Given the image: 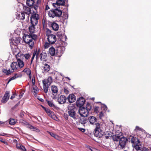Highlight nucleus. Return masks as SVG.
Listing matches in <instances>:
<instances>
[{
	"label": "nucleus",
	"instance_id": "1",
	"mask_svg": "<svg viewBox=\"0 0 151 151\" xmlns=\"http://www.w3.org/2000/svg\"><path fill=\"white\" fill-rule=\"evenodd\" d=\"M65 1H60L56 2L55 3L52 4L53 6L55 8L49 11L48 12L49 16L50 17L54 18L55 17H60L62 14V11L60 9L61 6H63L65 5Z\"/></svg>",
	"mask_w": 151,
	"mask_h": 151
},
{
	"label": "nucleus",
	"instance_id": "2",
	"mask_svg": "<svg viewBox=\"0 0 151 151\" xmlns=\"http://www.w3.org/2000/svg\"><path fill=\"white\" fill-rule=\"evenodd\" d=\"M37 36L34 33H27L24 34L23 39L26 44H28L30 49H32L34 45V40L37 39Z\"/></svg>",
	"mask_w": 151,
	"mask_h": 151
},
{
	"label": "nucleus",
	"instance_id": "3",
	"mask_svg": "<svg viewBox=\"0 0 151 151\" xmlns=\"http://www.w3.org/2000/svg\"><path fill=\"white\" fill-rule=\"evenodd\" d=\"M129 141L132 143V147L137 151L142 149V145L139 139L136 137L130 136L129 138Z\"/></svg>",
	"mask_w": 151,
	"mask_h": 151
},
{
	"label": "nucleus",
	"instance_id": "4",
	"mask_svg": "<svg viewBox=\"0 0 151 151\" xmlns=\"http://www.w3.org/2000/svg\"><path fill=\"white\" fill-rule=\"evenodd\" d=\"M52 78L51 76H49L47 79H45L42 80L43 88L44 92L45 93H47L49 86L52 82Z\"/></svg>",
	"mask_w": 151,
	"mask_h": 151
},
{
	"label": "nucleus",
	"instance_id": "5",
	"mask_svg": "<svg viewBox=\"0 0 151 151\" xmlns=\"http://www.w3.org/2000/svg\"><path fill=\"white\" fill-rule=\"evenodd\" d=\"M75 107L73 104L68 106V113L69 115L74 119L76 120L77 119L78 116L76 115V112L75 111Z\"/></svg>",
	"mask_w": 151,
	"mask_h": 151
},
{
	"label": "nucleus",
	"instance_id": "6",
	"mask_svg": "<svg viewBox=\"0 0 151 151\" xmlns=\"http://www.w3.org/2000/svg\"><path fill=\"white\" fill-rule=\"evenodd\" d=\"M95 124L96 128L94 131V135L98 137H101L103 136L104 132L100 128V124L99 123H97Z\"/></svg>",
	"mask_w": 151,
	"mask_h": 151
},
{
	"label": "nucleus",
	"instance_id": "7",
	"mask_svg": "<svg viewBox=\"0 0 151 151\" xmlns=\"http://www.w3.org/2000/svg\"><path fill=\"white\" fill-rule=\"evenodd\" d=\"M127 141L128 139L126 137H124L122 135L119 140V145L120 146L122 149L126 147Z\"/></svg>",
	"mask_w": 151,
	"mask_h": 151
},
{
	"label": "nucleus",
	"instance_id": "8",
	"mask_svg": "<svg viewBox=\"0 0 151 151\" xmlns=\"http://www.w3.org/2000/svg\"><path fill=\"white\" fill-rule=\"evenodd\" d=\"M78 113L80 115L84 117H86L88 114V111L84 107H80L78 109Z\"/></svg>",
	"mask_w": 151,
	"mask_h": 151
},
{
	"label": "nucleus",
	"instance_id": "9",
	"mask_svg": "<svg viewBox=\"0 0 151 151\" xmlns=\"http://www.w3.org/2000/svg\"><path fill=\"white\" fill-rule=\"evenodd\" d=\"M39 19V15L36 13L33 14L30 17V22L31 24H37Z\"/></svg>",
	"mask_w": 151,
	"mask_h": 151
},
{
	"label": "nucleus",
	"instance_id": "10",
	"mask_svg": "<svg viewBox=\"0 0 151 151\" xmlns=\"http://www.w3.org/2000/svg\"><path fill=\"white\" fill-rule=\"evenodd\" d=\"M34 3L35 1L34 0H27L26 1V4L28 6L31 7V8H33L36 11H37L38 6L37 4H35Z\"/></svg>",
	"mask_w": 151,
	"mask_h": 151
},
{
	"label": "nucleus",
	"instance_id": "11",
	"mask_svg": "<svg viewBox=\"0 0 151 151\" xmlns=\"http://www.w3.org/2000/svg\"><path fill=\"white\" fill-rule=\"evenodd\" d=\"M56 46L57 47L56 49V55L58 57H60L65 51V48L60 45H57Z\"/></svg>",
	"mask_w": 151,
	"mask_h": 151
},
{
	"label": "nucleus",
	"instance_id": "12",
	"mask_svg": "<svg viewBox=\"0 0 151 151\" xmlns=\"http://www.w3.org/2000/svg\"><path fill=\"white\" fill-rule=\"evenodd\" d=\"M85 102V99L82 97H80L76 101V105L77 106L80 108L83 107L82 106L84 104Z\"/></svg>",
	"mask_w": 151,
	"mask_h": 151
},
{
	"label": "nucleus",
	"instance_id": "13",
	"mask_svg": "<svg viewBox=\"0 0 151 151\" xmlns=\"http://www.w3.org/2000/svg\"><path fill=\"white\" fill-rule=\"evenodd\" d=\"M47 36V40L50 44H52L56 41V38L55 35L51 34L48 35Z\"/></svg>",
	"mask_w": 151,
	"mask_h": 151
},
{
	"label": "nucleus",
	"instance_id": "14",
	"mask_svg": "<svg viewBox=\"0 0 151 151\" xmlns=\"http://www.w3.org/2000/svg\"><path fill=\"white\" fill-rule=\"evenodd\" d=\"M66 100L67 98L65 96L60 95L58 97L57 101L60 104H62L65 103Z\"/></svg>",
	"mask_w": 151,
	"mask_h": 151
},
{
	"label": "nucleus",
	"instance_id": "15",
	"mask_svg": "<svg viewBox=\"0 0 151 151\" xmlns=\"http://www.w3.org/2000/svg\"><path fill=\"white\" fill-rule=\"evenodd\" d=\"M9 92L6 91L1 100V102L3 103H6L9 99Z\"/></svg>",
	"mask_w": 151,
	"mask_h": 151
},
{
	"label": "nucleus",
	"instance_id": "16",
	"mask_svg": "<svg viewBox=\"0 0 151 151\" xmlns=\"http://www.w3.org/2000/svg\"><path fill=\"white\" fill-rule=\"evenodd\" d=\"M67 99L69 103H72L76 101V96L73 94H70L67 97Z\"/></svg>",
	"mask_w": 151,
	"mask_h": 151
},
{
	"label": "nucleus",
	"instance_id": "17",
	"mask_svg": "<svg viewBox=\"0 0 151 151\" xmlns=\"http://www.w3.org/2000/svg\"><path fill=\"white\" fill-rule=\"evenodd\" d=\"M10 67L14 71L18 70L19 68L17 63L16 62H13L10 65Z\"/></svg>",
	"mask_w": 151,
	"mask_h": 151
},
{
	"label": "nucleus",
	"instance_id": "18",
	"mask_svg": "<svg viewBox=\"0 0 151 151\" xmlns=\"http://www.w3.org/2000/svg\"><path fill=\"white\" fill-rule=\"evenodd\" d=\"M22 76V74L21 73H15L14 74V76L12 77V78L9 79L7 83H9L12 80L15 79H16L17 78H21Z\"/></svg>",
	"mask_w": 151,
	"mask_h": 151
},
{
	"label": "nucleus",
	"instance_id": "19",
	"mask_svg": "<svg viewBox=\"0 0 151 151\" xmlns=\"http://www.w3.org/2000/svg\"><path fill=\"white\" fill-rule=\"evenodd\" d=\"M25 15L23 13H19L16 14V18L19 20H23L25 19Z\"/></svg>",
	"mask_w": 151,
	"mask_h": 151
},
{
	"label": "nucleus",
	"instance_id": "20",
	"mask_svg": "<svg viewBox=\"0 0 151 151\" xmlns=\"http://www.w3.org/2000/svg\"><path fill=\"white\" fill-rule=\"evenodd\" d=\"M122 135V133H121L120 134H118L113 135L112 136V138L114 141H118L119 140L120 138H121Z\"/></svg>",
	"mask_w": 151,
	"mask_h": 151
},
{
	"label": "nucleus",
	"instance_id": "21",
	"mask_svg": "<svg viewBox=\"0 0 151 151\" xmlns=\"http://www.w3.org/2000/svg\"><path fill=\"white\" fill-rule=\"evenodd\" d=\"M23 12L28 14H30L31 13V8L26 6H24L23 7Z\"/></svg>",
	"mask_w": 151,
	"mask_h": 151
},
{
	"label": "nucleus",
	"instance_id": "22",
	"mask_svg": "<svg viewBox=\"0 0 151 151\" xmlns=\"http://www.w3.org/2000/svg\"><path fill=\"white\" fill-rule=\"evenodd\" d=\"M40 59L42 61H46L47 58V54L45 52H42L40 55Z\"/></svg>",
	"mask_w": 151,
	"mask_h": 151
},
{
	"label": "nucleus",
	"instance_id": "23",
	"mask_svg": "<svg viewBox=\"0 0 151 151\" xmlns=\"http://www.w3.org/2000/svg\"><path fill=\"white\" fill-rule=\"evenodd\" d=\"M42 68L44 71L46 72L49 71L50 69V65L46 63L43 64Z\"/></svg>",
	"mask_w": 151,
	"mask_h": 151
},
{
	"label": "nucleus",
	"instance_id": "24",
	"mask_svg": "<svg viewBox=\"0 0 151 151\" xmlns=\"http://www.w3.org/2000/svg\"><path fill=\"white\" fill-rule=\"evenodd\" d=\"M88 120L90 123L91 124H93L97 121V119L94 116H91L88 118Z\"/></svg>",
	"mask_w": 151,
	"mask_h": 151
},
{
	"label": "nucleus",
	"instance_id": "25",
	"mask_svg": "<svg viewBox=\"0 0 151 151\" xmlns=\"http://www.w3.org/2000/svg\"><path fill=\"white\" fill-rule=\"evenodd\" d=\"M22 72L26 73L28 75L30 79L31 78V71L29 68H26L23 70Z\"/></svg>",
	"mask_w": 151,
	"mask_h": 151
},
{
	"label": "nucleus",
	"instance_id": "26",
	"mask_svg": "<svg viewBox=\"0 0 151 151\" xmlns=\"http://www.w3.org/2000/svg\"><path fill=\"white\" fill-rule=\"evenodd\" d=\"M49 52L50 54L52 56H54L55 54L56 55V50L52 46L49 49Z\"/></svg>",
	"mask_w": 151,
	"mask_h": 151
},
{
	"label": "nucleus",
	"instance_id": "27",
	"mask_svg": "<svg viewBox=\"0 0 151 151\" xmlns=\"http://www.w3.org/2000/svg\"><path fill=\"white\" fill-rule=\"evenodd\" d=\"M17 63L19 67L20 68H22L24 65V62L19 58L17 59Z\"/></svg>",
	"mask_w": 151,
	"mask_h": 151
},
{
	"label": "nucleus",
	"instance_id": "28",
	"mask_svg": "<svg viewBox=\"0 0 151 151\" xmlns=\"http://www.w3.org/2000/svg\"><path fill=\"white\" fill-rule=\"evenodd\" d=\"M51 26L52 27V29L55 31L58 30L59 28V26L57 23L53 22L51 24Z\"/></svg>",
	"mask_w": 151,
	"mask_h": 151
},
{
	"label": "nucleus",
	"instance_id": "29",
	"mask_svg": "<svg viewBox=\"0 0 151 151\" xmlns=\"http://www.w3.org/2000/svg\"><path fill=\"white\" fill-rule=\"evenodd\" d=\"M32 25L30 26L29 28V31L30 34L33 33L35 31V26L36 24H31Z\"/></svg>",
	"mask_w": 151,
	"mask_h": 151
},
{
	"label": "nucleus",
	"instance_id": "30",
	"mask_svg": "<svg viewBox=\"0 0 151 151\" xmlns=\"http://www.w3.org/2000/svg\"><path fill=\"white\" fill-rule=\"evenodd\" d=\"M22 55V54L19 53V52H18L16 55V57H17V56H20ZM22 55H23L25 59L26 60H28L30 58L31 56V55H30L29 53H26L24 54H22Z\"/></svg>",
	"mask_w": 151,
	"mask_h": 151
},
{
	"label": "nucleus",
	"instance_id": "31",
	"mask_svg": "<svg viewBox=\"0 0 151 151\" xmlns=\"http://www.w3.org/2000/svg\"><path fill=\"white\" fill-rule=\"evenodd\" d=\"M51 90L52 93H57L58 91V89L57 87L55 85H52L51 86Z\"/></svg>",
	"mask_w": 151,
	"mask_h": 151
},
{
	"label": "nucleus",
	"instance_id": "32",
	"mask_svg": "<svg viewBox=\"0 0 151 151\" xmlns=\"http://www.w3.org/2000/svg\"><path fill=\"white\" fill-rule=\"evenodd\" d=\"M57 35L60 38V41H65L67 39L66 35L63 36L62 35L59 34H58Z\"/></svg>",
	"mask_w": 151,
	"mask_h": 151
},
{
	"label": "nucleus",
	"instance_id": "33",
	"mask_svg": "<svg viewBox=\"0 0 151 151\" xmlns=\"http://www.w3.org/2000/svg\"><path fill=\"white\" fill-rule=\"evenodd\" d=\"M48 133L50 134V135L53 137L55 138V139H56L57 140H59L60 139V137L59 136L57 135V134L52 132H48Z\"/></svg>",
	"mask_w": 151,
	"mask_h": 151
},
{
	"label": "nucleus",
	"instance_id": "34",
	"mask_svg": "<svg viewBox=\"0 0 151 151\" xmlns=\"http://www.w3.org/2000/svg\"><path fill=\"white\" fill-rule=\"evenodd\" d=\"M86 118L85 117H80L79 118V122L82 124H85L86 123Z\"/></svg>",
	"mask_w": 151,
	"mask_h": 151
},
{
	"label": "nucleus",
	"instance_id": "35",
	"mask_svg": "<svg viewBox=\"0 0 151 151\" xmlns=\"http://www.w3.org/2000/svg\"><path fill=\"white\" fill-rule=\"evenodd\" d=\"M47 114L53 119H55V118L56 117V116L54 114V112L52 111H51L50 112H49V113H48Z\"/></svg>",
	"mask_w": 151,
	"mask_h": 151
},
{
	"label": "nucleus",
	"instance_id": "36",
	"mask_svg": "<svg viewBox=\"0 0 151 151\" xmlns=\"http://www.w3.org/2000/svg\"><path fill=\"white\" fill-rule=\"evenodd\" d=\"M27 127H28L29 128L31 129H33L35 131V130H38L39 129H37L36 127H34L33 126L31 125V124H27Z\"/></svg>",
	"mask_w": 151,
	"mask_h": 151
},
{
	"label": "nucleus",
	"instance_id": "37",
	"mask_svg": "<svg viewBox=\"0 0 151 151\" xmlns=\"http://www.w3.org/2000/svg\"><path fill=\"white\" fill-rule=\"evenodd\" d=\"M9 124L11 125H14L16 123L15 119H9Z\"/></svg>",
	"mask_w": 151,
	"mask_h": 151
},
{
	"label": "nucleus",
	"instance_id": "38",
	"mask_svg": "<svg viewBox=\"0 0 151 151\" xmlns=\"http://www.w3.org/2000/svg\"><path fill=\"white\" fill-rule=\"evenodd\" d=\"M91 106L90 104L89 103H88L86 106V109L87 110L89 111L91 110Z\"/></svg>",
	"mask_w": 151,
	"mask_h": 151
},
{
	"label": "nucleus",
	"instance_id": "39",
	"mask_svg": "<svg viewBox=\"0 0 151 151\" xmlns=\"http://www.w3.org/2000/svg\"><path fill=\"white\" fill-rule=\"evenodd\" d=\"M46 101L47 102V104L49 106H50V107H54L55 105L53 104L52 101H49L47 100H46Z\"/></svg>",
	"mask_w": 151,
	"mask_h": 151
},
{
	"label": "nucleus",
	"instance_id": "40",
	"mask_svg": "<svg viewBox=\"0 0 151 151\" xmlns=\"http://www.w3.org/2000/svg\"><path fill=\"white\" fill-rule=\"evenodd\" d=\"M65 41H60V42L61 44L59 45L61 47H64V48L65 46H66L67 43L66 42H65Z\"/></svg>",
	"mask_w": 151,
	"mask_h": 151
},
{
	"label": "nucleus",
	"instance_id": "41",
	"mask_svg": "<svg viewBox=\"0 0 151 151\" xmlns=\"http://www.w3.org/2000/svg\"><path fill=\"white\" fill-rule=\"evenodd\" d=\"M99 118L100 119H101L104 116V113L102 111L100 112L99 115Z\"/></svg>",
	"mask_w": 151,
	"mask_h": 151
},
{
	"label": "nucleus",
	"instance_id": "42",
	"mask_svg": "<svg viewBox=\"0 0 151 151\" xmlns=\"http://www.w3.org/2000/svg\"><path fill=\"white\" fill-rule=\"evenodd\" d=\"M99 108L98 106H95L94 108V111L96 113H98L99 112Z\"/></svg>",
	"mask_w": 151,
	"mask_h": 151
},
{
	"label": "nucleus",
	"instance_id": "43",
	"mask_svg": "<svg viewBox=\"0 0 151 151\" xmlns=\"http://www.w3.org/2000/svg\"><path fill=\"white\" fill-rule=\"evenodd\" d=\"M40 53V49H38V50H37L35 51H34L33 53V54H35V55H37V56H39V55Z\"/></svg>",
	"mask_w": 151,
	"mask_h": 151
},
{
	"label": "nucleus",
	"instance_id": "44",
	"mask_svg": "<svg viewBox=\"0 0 151 151\" xmlns=\"http://www.w3.org/2000/svg\"><path fill=\"white\" fill-rule=\"evenodd\" d=\"M142 146L141 149L140 150H141L140 151H150L149 150L148 148L146 147H143L142 148Z\"/></svg>",
	"mask_w": 151,
	"mask_h": 151
},
{
	"label": "nucleus",
	"instance_id": "45",
	"mask_svg": "<svg viewBox=\"0 0 151 151\" xmlns=\"http://www.w3.org/2000/svg\"><path fill=\"white\" fill-rule=\"evenodd\" d=\"M50 43L48 42H45L44 45V47L45 49L48 48L50 47Z\"/></svg>",
	"mask_w": 151,
	"mask_h": 151
},
{
	"label": "nucleus",
	"instance_id": "46",
	"mask_svg": "<svg viewBox=\"0 0 151 151\" xmlns=\"http://www.w3.org/2000/svg\"><path fill=\"white\" fill-rule=\"evenodd\" d=\"M0 141L6 145H7L8 144L7 142L5 140L3 139L1 137L0 138Z\"/></svg>",
	"mask_w": 151,
	"mask_h": 151
},
{
	"label": "nucleus",
	"instance_id": "47",
	"mask_svg": "<svg viewBox=\"0 0 151 151\" xmlns=\"http://www.w3.org/2000/svg\"><path fill=\"white\" fill-rule=\"evenodd\" d=\"M2 72L6 74V75H8V76L9 75V73H7L8 70L7 69H2Z\"/></svg>",
	"mask_w": 151,
	"mask_h": 151
},
{
	"label": "nucleus",
	"instance_id": "48",
	"mask_svg": "<svg viewBox=\"0 0 151 151\" xmlns=\"http://www.w3.org/2000/svg\"><path fill=\"white\" fill-rule=\"evenodd\" d=\"M20 101L17 104H16L12 108V110H14L20 104Z\"/></svg>",
	"mask_w": 151,
	"mask_h": 151
},
{
	"label": "nucleus",
	"instance_id": "49",
	"mask_svg": "<svg viewBox=\"0 0 151 151\" xmlns=\"http://www.w3.org/2000/svg\"><path fill=\"white\" fill-rule=\"evenodd\" d=\"M69 115H68L67 114H64V117L65 119L66 120H68V118L69 117Z\"/></svg>",
	"mask_w": 151,
	"mask_h": 151
},
{
	"label": "nucleus",
	"instance_id": "50",
	"mask_svg": "<svg viewBox=\"0 0 151 151\" xmlns=\"http://www.w3.org/2000/svg\"><path fill=\"white\" fill-rule=\"evenodd\" d=\"M35 54H33V55H32V58H31V62H30V64L31 65L32 63V62L33 61V60L34 58L35 57Z\"/></svg>",
	"mask_w": 151,
	"mask_h": 151
},
{
	"label": "nucleus",
	"instance_id": "51",
	"mask_svg": "<svg viewBox=\"0 0 151 151\" xmlns=\"http://www.w3.org/2000/svg\"><path fill=\"white\" fill-rule=\"evenodd\" d=\"M20 149L23 151H26V150L25 147L22 145H21V147Z\"/></svg>",
	"mask_w": 151,
	"mask_h": 151
},
{
	"label": "nucleus",
	"instance_id": "52",
	"mask_svg": "<svg viewBox=\"0 0 151 151\" xmlns=\"http://www.w3.org/2000/svg\"><path fill=\"white\" fill-rule=\"evenodd\" d=\"M102 108H103L104 109V110H106L107 108L106 106L104 105V104L102 105Z\"/></svg>",
	"mask_w": 151,
	"mask_h": 151
},
{
	"label": "nucleus",
	"instance_id": "53",
	"mask_svg": "<svg viewBox=\"0 0 151 151\" xmlns=\"http://www.w3.org/2000/svg\"><path fill=\"white\" fill-rule=\"evenodd\" d=\"M64 92L66 94H67L69 93V91L67 89L64 88Z\"/></svg>",
	"mask_w": 151,
	"mask_h": 151
},
{
	"label": "nucleus",
	"instance_id": "54",
	"mask_svg": "<svg viewBox=\"0 0 151 151\" xmlns=\"http://www.w3.org/2000/svg\"><path fill=\"white\" fill-rule=\"evenodd\" d=\"M78 129L80 131H81L82 132H84L85 131V129H84L81 128H78Z\"/></svg>",
	"mask_w": 151,
	"mask_h": 151
},
{
	"label": "nucleus",
	"instance_id": "55",
	"mask_svg": "<svg viewBox=\"0 0 151 151\" xmlns=\"http://www.w3.org/2000/svg\"><path fill=\"white\" fill-rule=\"evenodd\" d=\"M137 129L140 131H142L143 129L141 128H140L139 127L137 126L136 127L135 130Z\"/></svg>",
	"mask_w": 151,
	"mask_h": 151
},
{
	"label": "nucleus",
	"instance_id": "56",
	"mask_svg": "<svg viewBox=\"0 0 151 151\" xmlns=\"http://www.w3.org/2000/svg\"><path fill=\"white\" fill-rule=\"evenodd\" d=\"M14 71H12V70H11L10 69H9L8 70V72L7 73H9V75L11 74Z\"/></svg>",
	"mask_w": 151,
	"mask_h": 151
},
{
	"label": "nucleus",
	"instance_id": "57",
	"mask_svg": "<svg viewBox=\"0 0 151 151\" xmlns=\"http://www.w3.org/2000/svg\"><path fill=\"white\" fill-rule=\"evenodd\" d=\"M35 77H33L32 78V83L33 84V85H34L35 83Z\"/></svg>",
	"mask_w": 151,
	"mask_h": 151
},
{
	"label": "nucleus",
	"instance_id": "58",
	"mask_svg": "<svg viewBox=\"0 0 151 151\" xmlns=\"http://www.w3.org/2000/svg\"><path fill=\"white\" fill-rule=\"evenodd\" d=\"M45 111L47 114L49 113V112L51 111L49 109L47 108L46 109H45Z\"/></svg>",
	"mask_w": 151,
	"mask_h": 151
},
{
	"label": "nucleus",
	"instance_id": "59",
	"mask_svg": "<svg viewBox=\"0 0 151 151\" xmlns=\"http://www.w3.org/2000/svg\"><path fill=\"white\" fill-rule=\"evenodd\" d=\"M37 88H33V92H34V93H35V92H37V93L38 91L37 90Z\"/></svg>",
	"mask_w": 151,
	"mask_h": 151
},
{
	"label": "nucleus",
	"instance_id": "60",
	"mask_svg": "<svg viewBox=\"0 0 151 151\" xmlns=\"http://www.w3.org/2000/svg\"><path fill=\"white\" fill-rule=\"evenodd\" d=\"M21 145H17V148L19 149H20L21 148Z\"/></svg>",
	"mask_w": 151,
	"mask_h": 151
},
{
	"label": "nucleus",
	"instance_id": "61",
	"mask_svg": "<svg viewBox=\"0 0 151 151\" xmlns=\"http://www.w3.org/2000/svg\"><path fill=\"white\" fill-rule=\"evenodd\" d=\"M7 135V134L6 133H3V134H0V135L2 136H6Z\"/></svg>",
	"mask_w": 151,
	"mask_h": 151
},
{
	"label": "nucleus",
	"instance_id": "62",
	"mask_svg": "<svg viewBox=\"0 0 151 151\" xmlns=\"http://www.w3.org/2000/svg\"><path fill=\"white\" fill-rule=\"evenodd\" d=\"M15 97V94H14L11 97L10 99H13Z\"/></svg>",
	"mask_w": 151,
	"mask_h": 151
},
{
	"label": "nucleus",
	"instance_id": "63",
	"mask_svg": "<svg viewBox=\"0 0 151 151\" xmlns=\"http://www.w3.org/2000/svg\"><path fill=\"white\" fill-rule=\"evenodd\" d=\"M20 42V41L18 39H17V40H15V42L17 43H19Z\"/></svg>",
	"mask_w": 151,
	"mask_h": 151
},
{
	"label": "nucleus",
	"instance_id": "64",
	"mask_svg": "<svg viewBox=\"0 0 151 151\" xmlns=\"http://www.w3.org/2000/svg\"><path fill=\"white\" fill-rule=\"evenodd\" d=\"M50 9V8H49V6L47 5L46 6L45 10H47L48 9Z\"/></svg>",
	"mask_w": 151,
	"mask_h": 151
}]
</instances>
